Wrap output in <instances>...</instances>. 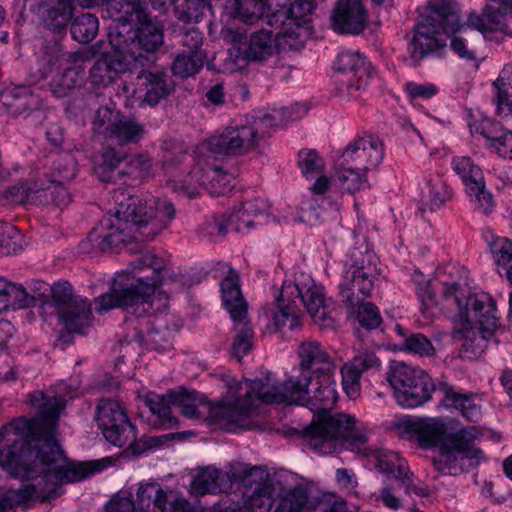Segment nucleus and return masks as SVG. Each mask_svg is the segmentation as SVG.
I'll return each instance as SVG.
<instances>
[{
  "mask_svg": "<svg viewBox=\"0 0 512 512\" xmlns=\"http://www.w3.org/2000/svg\"><path fill=\"white\" fill-rule=\"evenodd\" d=\"M30 405L35 417L14 419L0 430V466L34 483L1 494L0 512L14 511L32 498L50 500L60 494L62 484L81 481L95 471L89 463L69 462L55 439L65 398L35 391Z\"/></svg>",
  "mask_w": 512,
  "mask_h": 512,
  "instance_id": "1",
  "label": "nucleus"
},
{
  "mask_svg": "<svg viewBox=\"0 0 512 512\" xmlns=\"http://www.w3.org/2000/svg\"><path fill=\"white\" fill-rule=\"evenodd\" d=\"M300 376H291L281 385L267 388L262 380L245 379L247 395L265 404L308 405L317 411L314 420L303 432L307 445L320 454H331L344 442L362 445L367 441L356 427L353 416L331 415L338 395L334 379L335 364L323 346L315 340H306L298 347Z\"/></svg>",
  "mask_w": 512,
  "mask_h": 512,
  "instance_id": "2",
  "label": "nucleus"
},
{
  "mask_svg": "<svg viewBox=\"0 0 512 512\" xmlns=\"http://www.w3.org/2000/svg\"><path fill=\"white\" fill-rule=\"evenodd\" d=\"M111 200L113 214L105 216L88 234L102 252H109L130 241H152L175 217V208L167 198L136 196L117 189Z\"/></svg>",
  "mask_w": 512,
  "mask_h": 512,
  "instance_id": "3",
  "label": "nucleus"
},
{
  "mask_svg": "<svg viewBox=\"0 0 512 512\" xmlns=\"http://www.w3.org/2000/svg\"><path fill=\"white\" fill-rule=\"evenodd\" d=\"M106 16L112 19L108 41L129 61L154 63L164 47V24L152 19L145 0H105Z\"/></svg>",
  "mask_w": 512,
  "mask_h": 512,
  "instance_id": "4",
  "label": "nucleus"
},
{
  "mask_svg": "<svg viewBox=\"0 0 512 512\" xmlns=\"http://www.w3.org/2000/svg\"><path fill=\"white\" fill-rule=\"evenodd\" d=\"M443 298L457 307L461 335L460 356L473 359L480 356L494 339L497 344L505 330L499 325L494 299L485 292L472 293L462 278L445 282Z\"/></svg>",
  "mask_w": 512,
  "mask_h": 512,
  "instance_id": "5",
  "label": "nucleus"
},
{
  "mask_svg": "<svg viewBox=\"0 0 512 512\" xmlns=\"http://www.w3.org/2000/svg\"><path fill=\"white\" fill-rule=\"evenodd\" d=\"M135 268H151L152 276L127 279L126 282L116 280L109 293L95 299L97 312L102 313L119 307L127 314L142 318L166 309L167 294L159 292L155 295L156 288L162 284L166 272L165 260L152 253H146L135 262Z\"/></svg>",
  "mask_w": 512,
  "mask_h": 512,
  "instance_id": "6",
  "label": "nucleus"
},
{
  "mask_svg": "<svg viewBox=\"0 0 512 512\" xmlns=\"http://www.w3.org/2000/svg\"><path fill=\"white\" fill-rule=\"evenodd\" d=\"M244 391V396L238 397L233 402H221L215 406H210L204 395L196 391H188L183 388L170 391L173 406L179 408L180 413L187 419L199 420L205 416L202 409L209 412L219 425L229 431L238 428L250 429L251 419L257 414L258 400L255 394L247 395L245 380L238 383L235 387L231 386L229 393L236 396L238 392Z\"/></svg>",
  "mask_w": 512,
  "mask_h": 512,
  "instance_id": "7",
  "label": "nucleus"
},
{
  "mask_svg": "<svg viewBox=\"0 0 512 512\" xmlns=\"http://www.w3.org/2000/svg\"><path fill=\"white\" fill-rule=\"evenodd\" d=\"M297 301L305 307L315 324L323 328L334 326L332 308L325 298L323 287L317 285L310 276L301 274L294 282L284 283L282 286L277 299V311L273 314L277 329L286 325L289 330L300 327L302 310Z\"/></svg>",
  "mask_w": 512,
  "mask_h": 512,
  "instance_id": "8",
  "label": "nucleus"
},
{
  "mask_svg": "<svg viewBox=\"0 0 512 512\" xmlns=\"http://www.w3.org/2000/svg\"><path fill=\"white\" fill-rule=\"evenodd\" d=\"M464 28L454 0H430L420 14L408 43L411 64L416 66L429 54L443 50L448 38Z\"/></svg>",
  "mask_w": 512,
  "mask_h": 512,
  "instance_id": "9",
  "label": "nucleus"
},
{
  "mask_svg": "<svg viewBox=\"0 0 512 512\" xmlns=\"http://www.w3.org/2000/svg\"><path fill=\"white\" fill-rule=\"evenodd\" d=\"M273 117L265 114L262 117H247L246 123L227 127L221 133L211 136L195 152L205 155L227 156L242 155L253 149L264 135V128L272 125Z\"/></svg>",
  "mask_w": 512,
  "mask_h": 512,
  "instance_id": "10",
  "label": "nucleus"
},
{
  "mask_svg": "<svg viewBox=\"0 0 512 512\" xmlns=\"http://www.w3.org/2000/svg\"><path fill=\"white\" fill-rule=\"evenodd\" d=\"M387 381L397 403L406 408L418 407L429 401L433 392H438V386L425 371L403 362L391 366Z\"/></svg>",
  "mask_w": 512,
  "mask_h": 512,
  "instance_id": "11",
  "label": "nucleus"
},
{
  "mask_svg": "<svg viewBox=\"0 0 512 512\" xmlns=\"http://www.w3.org/2000/svg\"><path fill=\"white\" fill-rule=\"evenodd\" d=\"M479 435L475 426L449 435L441 447V454L433 460L434 467L443 474L455 476L478 465L483 452L473 442Z\"/></svg>",
  "mask_w": 512,
  "mask_h": 512,
  "instance_id": "12",
  "label": "nucleus"
},
{
  "mask_svg": "<svg viewBox=\"0 0 512 512\" xmlns=\"http://www.w3.org/2000/svg\"><path fill=\"white\" fill-rule=\"evenodd\" d=\"M380 275L377 259L371 252L360 253L344 270L343 280L339 285V294L344 305L355 310L365 298L371 296Z\"/></svg>",
  "mask_w": 512,
  "mask_h": 512,
  "instance_id": "13",
  "label": "nucleus"
},
{
  "mask_svg": "<svg viewBox=\"0 0 512 512\" xmlns=\"http://www.w3.org/2000/svg\"><path fill=\"white\" fill-rule=\"evenodd\" d=\"M51 296L58 318L67 331L82 334L92 325L90 301L74 294L69 282L55 283L51 287Z\"/></svg>",
  "mask_w": 512,
  "mask_h": 512,
  "instance_id": "14",
  "label": "nucleus"
},
{
  "mask_svg": "<svg viewBox=\"0 0 512 512\" xmlns=\"http://www.w3.org/2000/svg\"><path fill=\"white\" fill-rule=\"evenodd\" d=\"M194 161V167L180 186V190L188 198L196 197L201 186L215 196L224 195L233 189L234 177L214 164L212 155H205L201 151Z\"/></svg>",
  "mask_w": 512,
  "mask_h": 512,
  "instance_id": "15",
  "label": "nucleus"
},
{
  "mask_svg": "<svg viewBox=\"0 0 512 512\" xmlns=\"http://www.w3.org/2000/svg\"><path fill=\"white\" fill-rule=\"evenodd\" d=\"M93 131L120 146L138 143L145 134V127L135 119L123 116L108 106L97 109Z\"/></svg>",
  "mask_w": 512,
  "mask_h": 512,
  "instance_id": "16",
  "label": "nucleus"
},
{
  "mask_svg": "<svg viewBox=\"0 0 512 512\" xmlns=\"http://www.w3.org/2000/svg\"><path fill=\"white\" fill-rule=\"evenodd\" d=\"M97 424L105 439L118 447L131 445L136 440V428L129 421L121 404L103 399L97 406Z\"/></svg>",
  "mask_w": 512,
  "mask_h": 512,
  "instance_id": "17",
  "label": "nucleus"
},
{
  "mask_svg": "<svg viewBox=\"0 0 512 512\" xmlns=\"http://www.w3.org/2000/svg\"><path fill=\"white\" fill-rule=\"evenodd\" d=\"M452 168L461 178L475 210L485 215L490 214L495 208V202L492 193L486 188L481 168L465 156L454 157Z\"/></svg>",
  "mask_w": 512,
  "mask_h": 512,
  "instance_id": "18",
  "label": "nucleus"
},
{
  "mask_svg": "<svg viewBox=\"0 0 512 512\" xmlns=\"http://www.w3.org/2000/svg\"><path fill=\"white\" fill-rule=\"evenodd\" d=\"M376 467L378 470L392 477L398 482L408 495L414 494L419 497H428L430 494L427 486L420 485V481L414 476L398 453L393 451H378L375 454Z\"/></svg>",
  "mask_w": 512,
  "mask_h": 512,
  "instance_id": "19",
  "label": "nucleus"
},
{
  "mask_svg": "<svg viewBox=\"0 0 512 512\" xmlns=\"http://www.w3.org/2000/svg\"><path fill=\"white\" fill-rule=\"evenodd\" d=\"M384 157L382 142L373 137H359L351 141L343 150L339 159L360 171L368 172L379 166Z\"/></svg>",
  "mask_w": 512,
  "mask_h": 512,
  "instance_id": "20",
  "label": "nucleus"
},
{
  "mask_svg": "<svg viewBox=\"0 0 512 512\" xmlns=\"http://www.w3.org/2000/svg\"><path fill=\"white\" fill-rule=\"evenodd\" d=\"M368 24V14L361 0H338L331 16V26L339 34L357 35Z\"/></svg>",
  "mask_w": 512,
  "mask_h": 512,
  "instance_id": "21",
  "label": "nucleus"
},
{
  "mask_svg": "<svg viewBox=\"0 0 512 512\" xmlns=\"http://www.w3.org/2000/svg\"><path fill=\"white\" fill-rule=\"evenodd\" d=\"M29 10L34 12L51 31L64 29L72 18L74 0H24Z\"/></svg>",
  "mask_w": 512,
  "mask_h": 512,
  "instance_id": "22",
  "label": "nucleus"
},
{
  "mask_svg": "<svg viewBox=\"0 0 512 512\" xmlns=\"http://www.w3.org/2000/svg\"><path fill=\"white\" fill-rule=\"evenodd\" d=\"M137 89L144 93L143 102L153 107L174 90V83L165 70L141 69L136 76Z\"/></svg>",
  "mask_w": 512,
  "mask_h": 512,
  "instance_id": "23",
  "label": "nucleus"
},
{
  "mask_svg": "<svg viewBox=\"0 0 512 512\" xmlns=\"http://www.w3.org/2000/svg\"><path fill=\"white\" fill-rule=\"evenodd\" d=\"M118 54L120 58L104 54L94 62L89 72V79L93 85L106 86L116 78L118 73L133 70V68H136L138 65L144 67L151 64L142 63L140 61H129L124 54Z\"/></svg>",
  "mask_w": 512,
  "mask_h": 512,
  "instance_id": "24",
  "label": "nucleus"
},
{
  "mask_svg": "<svg viewBox=\"0 0 512 512\" xmlns=\"http://www.w3.org/2000/svg\"><path fill=\"white\" fill-rule=\"evenodd\" d=\"M268 203L263 198L246 200L238 209L227 214L230 228L238 233H246L255 225L261 224L268 213Z\"/></svg>",
  "mask_w": 512,
  "mask_h": 512,
  "instance_id": "25",
  "label": "nucleus"
},
{
  "mask_svg": "<svg viewBox=\"0 0 512 512\" xmlns=\"http://www.w3.org/2000/svg\"><path fill=\"white\" fill-rule=\"evenodd\" d=\"M298 166L307 180H314L310 186L313 195H324L332 186L331 179L324 175L325 161L315 150H302L298 155Z\"/></svg>",
  "mask_w": 512,
  "mask_h": 512,
  "instance_id": "26",
  "label": "nucleus"
},
{
  "mask_svg": "<svg viewBox=\"0 0 512 512\" xmlns=\"http://www.w3.org/2000/svg\"><path fill=\"white\" fill-rule=\"evenodd\" d=\"M231 485L232 481L228 473L208 467L193 477L191 492L196 495L217 494L230 489Z\"/></svg>",
  "mask_w": 512,
  "mask_h": 512,
  "instance_id": "27",
  "label": "nucleus"
},
{
  "mask_svg": "<svg viewBox=\"0 0 512 512\" xmlns=\"http://www.w3.org/2000/svg\"><path fill=\"white\" fill-rule=\"evenodd\" d=\"M223 303L232 320L247 316V303L243 299L239 275L235 270H230L221 283Z\"/></svg>",
  "mask_w": 512,
  "mask_h": 512,
  "instance_id": "28",
  "label": "nucleus"
},
{
  "mask_svg": "<svg viewBox=\"0 0 512 512\" xmlns=\"http://www.w3.org/2000/svg\"><path fill=\"white\" fill-rule=\"evenodd\" d=\"M38 88L26 85H18L8 90L7 98L11 100L7 103L15 113L22 114L28 112H37L43 116V99L37 92Z\"/></svg>",
  "mask_w": 512,
  "mask_h": 512,
  "instance_id": "29",
  "label": "nucleus"
},
{
  "mask_svg": "<svg viewBox=\"0 0 512 512\" xmlns=\"http://www.w3.org/2000/svg\"><path fill=\"white\" fill-rule=\"evenodd\" d=\"M438 392L442 394V403L448 408L458 410L470 422H476L481 416V410L466 394L455 390L446 382L438 384Z\"/></svg>",
  "mask_w": 512,
  "mask_h": 512,
  "instance_id": "30",
  "label": "nucleus"
},
{
  "mask_svg": "<svg viewBox=\"0 0 512 512\" xmlns=\"http://www.w3.org/2000/svg\"><path fill=\"white\" fill-rule=\"evenodd\" d=\"M273 34L260 30L253 33L244 50L237 49L235 57L242 61H264L273 54Z\"/></svg>",
  "mask_w": 512,
  "mask_h": 512,
  "instance_id": "31",
  "label": "nucleus"
},
{
  "mask_svg": "<svg viewBox=\"0 0 512 512\" xmlns=\"http://www.w3.org/2000/svg\"><path fill=\"white\" fill-rule=\"evenodd\" d=\"M450 198L451 192L443 178L438 174L431 175L421 189V209L435 211L444 206Z\"/></svg>",
  "mask_w": 512,
  "mask_h": 512,
  "instance_id": "32",
  "label": "nucleus"
},
{
  "mask_svg": "<svg viewBox=\"0 0 512 512\" xmlns=\"http://www.w3.org/2000/svg\"><path fill=\"white\" fill-rule=\"evenodd\" d=\"M145 405L149 407L151 413L157 417L158 427L161 429H172L178 426L179 420L172 415L173 406L170 391L166 394H157L150 392L144 396Z\"/></svg>",
  "mask_w": 512,
  "mask_h": 512,
  "instance_id": "33",
  "label": "nucleus"
},
{
  "mask_svg": "<svg viewBox=\"0 0 512 512\" xmlns=\"http://www.w3.org/2000/svg\"><path fill=\"white\" fill-rule=\"evenodd\" d=\"M367 172L360 171L339 159L335 165L334 183L343 191L355 193L369 186Z\"/></svg>",
  "mask_w": 512,
  "mask_h": 512,
  "instance_id": "34",
  "label": "nucleus"
},
{
  "mask_svg": "<svg viewBox=\"0 0 512 512\" xmlns=\"http://www.w3.org/2000/svg\"><path fill=\"white\" fill-rule=\"evenodd\" d=\"M173 332L164 325L162 319L156 318L152 328L145 334L141 331L135 334V340L139 345H145L147 349L165 352L172 348Z\"/></svg>",
  "mask_w": 512,
  "mask_h": 512,
  "instance_id": "35",
  "label": "nucleus"
},
{
  "mask_svg": "<svg viewBox=\"0 0 512 512\" xmlns=\"http://www.w3.org/2000/svg\"><path fill=\"white\" fill-rule=\"evenodd\" d=\"M127 153L108 146L102 153V162L96 168V174L102 182L117 183L124 178V170H118Z\"/></svg>",
  "mask_w": 512,
  "mask_h": 512,
  "instance_id": "36",
  "label": "nucleus"
},
{
  "mask_svg": "<svg viewBox=\"0 0 512 512\" xmlns=\"http://www.w3.org/2000/svg\"><path fill=\"white\" fill-rule=\"evenodd\" d=\"M413 281L416 284V293L420 303V311L426 320H433L440 312L441 308L436 299L434 290L431 288L429 280L423 278V274L415 271Z\"/></svg>",
  "mask_w": 512,
  "mask_h": 512,
  "instance_id": "37",
  "label": "nucleus"
},
{
  "mask_svg": "<svg viewBox=\"0 0 512 512\" xmlns=\"http://www.w3.org/2000/svg\"><path fill=\"white\" fill-rule=\"evenodd\" d=\"M234 336L230 347L231 356L237 360H241L248 354L254 345V331L246 317L233 320Z\"/></svg>",
  "mask_w": 512,
  "mask_h": 512,
  "instance_id": "38",
  "label": "nucleus"
},
{
  "mask_svg": "<svg viewBox=\"0 0 512 512\" xmlns=\"http://www.w3.org/2000/svg\"><path fill=\"white\" fill-rule=\"evenodd\" d=\"M5 198L15 204L40 205L49 202V198L43 192L38 181L31 184L22 182L9 187L5 193Z\"/></svg>",
  "mask_w": 512,
  "mask_h": 512,
  "instance_id": "39",
  "label": "nucleus"
},
{
  "mask_svg": "<svg viewBox=\"0 0 512 512\" xmlns=\"http://www.w3.org/2000/svg\"><path fill=\"white\" fill-rule=\"evenodd\" d=\"M335 69L341 73H350L355 79L370 78L372 73L366 58L355 51L340 53Z\"/></svg>",
  "mask_w": 512,
  "mask_h": 512,
  "instance_id": "40",
  "label": "nucleus"
},
{
  "mask_svg": "<svg viewBox=\"0 0 512 512\" xmlns=\"http://www.w3.org/2000/svg\"><path fill=\"white\" fill-rule=\"evenodd\" d=\"M489 248L498 272L505 273L512 285V241L506 237L492 236Z\"/></svg>",
  "mask_w": 512,
  "mask_h": 512,
  "instance_id": "41",
  "label": "nucleus"
},
{
  "mask_svg": "<svg viewBox=\"0 0 512 512\" xmlns=\"http://www.w3.org/2000/svg\"><path fill=\"white\" fill-rule=\"evenodd\" d=\"M449 438L446 435V425L437 418L421 419L417 440L423 447L440 445Z\"/></svg>",
  "mask_w": 512,
  "mask_h": 512,
  "instance_id": "42",
  "label": "nucleus"
},
{
  "mask_svg": "<svg viewBox=\"0 0 512 512\" xmlns=\"http://www.w3.org/2000/svg\"><path fill=\"white\" fill-rule=\"evenodd\" d=\"M153 176V163L151 157L146 153H139L131 156L124 170L125 184L134 186Z\"/></svg>",
  "mask_w": 512,
  "mask_h": 512,
  "instance_id": "43",
  "label": "nucleus"
},
{
  "mask_svg": "<svg viewBox=\"0 0 512 512\" xmlns=\"http://www.w3.org/2000/svg\"><path fill=\"white\" fill-rule=\"evenodd\" d=\"M493 85L497 90L498 113L512 115V66L506 65Z\"/></svg>",
  "mask_w": 512,
  "mask_h": 512,
  "instance_id": "44",
  "label": "nucleus"
},
{
  "mask_svg": "<svg viewBox=\"0 0 512 512\" xmlns=\"http://www.w3.org/2000/svg\"><path fill=\"white\" fill-rule=\"evenodd\" d=\"M206 60V52H196V54L182 52L175 57L171 65V71L177 77L188 78L197 74Z\"/></svg>",
  "mask_w": 512,
  "mask_h": 512,
  "instance_id": "45",
  "label": "nucleus"
},
{
  "mask_svg": "<svg viewBox=\"0 0 512 512\" xmlns=\"http://www.w3.org/2000/svg\"><path fill=\"white\" fill-rule=\"evenodd\" d=\"M81 67H69L57 73L51 80L50 90L55 97L68 96L82 80Z\"/></svg>",
  "mask_w": 512,
  "mask_h": 512,
  "instance_id": "46",
  "label": "nucleus"
},
{
  "mask_svg": "<svg viewBox=\"0 0 512 512\" xmlns=\"http://www.w3.org/2000/svg\"><path fill=\"white\" fill-rule=\"evenodd\" d=\"M98 18L91 13L77 16L71 23L70 32L74 40L79 43H89L98 34Z\"/></svg>",
  "mask_w": 512,
  "mask_h": 512,
  "instance_id": "47",
  "label": "nucleus"
},
{
  "mask_svg": "<svg viewBox=\"0 0 512 512\" xmlns=\"http://www.w3.org/2000/svg\"><path fill=\"white\" fill-rule=\"evenodd\" d=\"M315 9L314 0H295L290 7L285 10L283 13L272 14L271 16H267V23L270 25H274L277 23L280 18L285 17L288 18V23H298L304 20H310L309 16Z\"/></svg>",
  "mask_w": 512,
  "mask_h": 512,
  "instance_id": "48",
  "label": "nucleus"
},
{
  "mask_svg": "<svg viewBox=\"0 0 512 512\" xmlns=\"http://www.w3.org/2000/svg\"><path fill=\"white\" fill-rule=\"evenodd\" d=\"M308 508V492L303 487H295L279 500L274 512H305Z\"/></svg>",
  "mask_w": 512,
  "mask_h": 512,
  "instance_id": "49",
  "label": "nucleus"
},
{
  "mask_svg": "<svg viewBox=\"0 0 512 512\" xmlns=\"http://www.w3.org/2000/svg\"><path fill=\"white\" fill-rule=\"evenodd\" d=\"M288 23V18L281 20V26L276 36H282L290 47L297 46V40L302 42L312 31L311 20H304L298 23Z\"/></svg>",
  "mask_w": 512,
  "mask_h": 512,
  "instance_id": "50",
  "label": "nucleus"
},
{
  "mask_svg": "<svg viewBox=\"0 0 512 512\" xmlns=\"http://www.w3.org/2000/svg\"><path fill=\"white\" fill-rule=\"evenodd\" d=\"M234 13L241 21L253 24L265 13L264 0H234Z\"/></svg>",
  "mask_w": 512,
  "mask_h": 512,
  "instance_id": "51",
  "label": "nucleus"
},
{
  "mask_svg": "<svg viewBox=\"0 0 512 512\" xmlns=\"http://www.w3.org/2000/svg\"><path fill=\"white\" fill-rule=\"evenodd\" d=\"M21 234L11 224L0 221V255H10L21 250Z\"/></svg>",
  "mask_w": 512,
  "mask_h": 512,
  "instance_id": "52",
  "label": "nucleus"
},
{
  "mask_svg": "<svg viewBox=\"0 0 512 512\" xmlns=\"http://www.w3.org/2000/svg\"><path fill=\"white\" fill-rule=\"evenodd\" d=\"M9 287L7 298L3 300L0 310L23 309L34 305L35 298L30 296L21 285L12 283Z\"/></svg>",
  "mask_w": 512,
  "mask_h": 512,
  "instance_id": "53",
  "label": "nucleus"
},
{
  "mask_svg": "<svg viewBox=\"0 0 512 512\" xmlns=\"http://www.w3.org/2000/svg\"><path fill=\"white\" fill-rule=\"evenodd\" d=\"M356 308V317L362 327L367 330H372L381 325L382 316L374 303L364 302L363 300L355 309Z\"/></svg>",
  "mask_w": 512,
  "mask_h": 512,
  "instance_id": "54",
  "label": "nucleus"
},
{
  "mask_svg": "<svg viewBox=\"0 0 512 512\" xmlns=\"http://www.w3.org/2000/svg\"><path fill=\"white\" fill-rule=\"evenodd\" d=\"M397 331L404 337V346L407 350L421 356H431L434 354L435 349L431 341L423 334L416 333L407 336L401 327H397Z\"/></svg>",
  "mask_w": 512,
  "mask_h": 512,
  "instance_id": "55",
  "label": "nucleus"
},
{
  "mask_svg": "<svg viewBox=\"0 0 512 512\" xmlns=\"http://www.w3.org/2000/svg\"><path fill=\"white\" fill-rule=\"evenodd\" d=\"M206 4L204 0H185L174 8L175 16L184 23L198 22L203 16Z\"/></svg>",
  "mask_w": 512,
  "mask_h": 512,
  "instance_id": "56",
  "label": "nucleus"
},
{
  "mask_svg": "<svg viewBox=\"0 0 512 512\" xmlns=\"http://www.w3.org/2000/svg\"><path fill=\"white\" fill-rule=\"evenodd\" d=\"M228 227L230 225L227 221V215L222 218L211 216L199 227L198 234L200 237L214 241L217 237L225 235Z\"/></svg>",
  "mask_w": 512,
  "mask_h": 512,
  "instance_id": "57",
  "label": "nucleus"
},
{
  "mask_svg": "<svg viewBox=\"0 0 512 512\" xmlns=\"http://www.w3.org/2000/svg\"><path fill=\"white\" fill-rule=\"evenodd\" d=\"M76 175V167L71 156L65 155L54 163L52 178L46 183H64L72 180Z\"/></svg>",
  "mask_w": 512,
  "mask_h": 512,
  "instance_id": "58",
  "label": "nucleus"
},
{
  "mask_svg": "<svg viewBox=\"0 0 512 512\" xmlns=\"http://www.w3.org/2000/svg\"><path fill=\"white\" fill-rule=\"evenodd\" d=\"M39 184L49 198V202L46 205L54 204L58 207H65L71 202V194L64 186V183H46L41 181Z\"/></svg>",
  "mask_w": 512,
  "mask_h": 512,
  "instance_id": "59",
  "label": "nucleus"
},
{
  "mask_svg": "<svg viewBox=\"0 0 512 512\" xmlns=\"http://www.w3.org/2000/svg\"><path fill=\"white\" fill-rule=\"evenodd\" d=\"M341 374L344 391L349 398H357L360 394V378L362 373L345 364Z\"/></svg>",
  "mask_w": 512,
  "mask_h": 512,
  "instance_id": "60",
  "label": "nucleus"
},
{
  "mask_svg": "<svg viewBox=\"0 0 512 512\" xmlns=\"http://www.w3.org/2000/svg\"><path fill=\"white\" fill-rule=\"evenodd\" d=\"M203 40V34L199 29L189 28L181 33L180 44L187 49L186 53L196 54V52H205L201 48Z\"/></svg>",
  "mask_w": 512,
  "mask_h": 512,
  "instance_id": "61",
  "label": "nucleus"
},
{
  "mask_svg": "<svg viewBox=\"0 0 512 512\" xmlns=\"http://www.w3.org/2000/svg\"><path fill=\"white\" fill-rule=\"evenodd\" d=\"M450 47L454 51L455 54L458 55L459 58L464 60L467 63H474L476 67H478V58L473 49L469 48L466 44L465 40L460 37L452 34Z\"/></svg>",
  "mask_w": 512,
  "mask_h": 512,
  "instance_id": "62",
  "label": "nucleus"
},
{
  "mask_svg": "<svg viewBox=\"0 0 512 512\" xmlns=\"http://www.w3.org/2000/svg\"><path fill=\"white\" fill-rule=\"evenodd\" d=\"M135 505L131 492H120L106 505V512H134Z\"/></svg>",
  "mask_w": 512,
  "mask_h": 512,
  "instance_id": "63",
  "label": "nucleus"
},
{
  "mask_svg": "<svg viewBox=\"0 0 512 512\" xmlns=\"http://www.w3.org/2000/svg\"><path fill=\"white\" fill-rule=\"evenodd\" d=\"M347 365L363 373L368 369L378 368L380 361L373 352L365 351L356 355Z\"/></svg>",
  "mask_w": 512,
  "mask_h": 512,
  "instance_id": "64",
  "label": "nucleus"
}]
</instances>
